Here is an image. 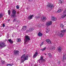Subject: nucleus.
<instances>
[{
  "instance_id": "obj_1",
  "label": "nucleus",
  "mask_w": 66,
  "mask_h": 66,
  "mask_svg": "<svg viewBox=\"0 0 66 66\" xmlns=\"http://www.w3.org/2000/svg\"><path fill=\"white\" fill-rule=\"evenodd\" d=\"M28 58V55H23L21 57V61L22 63L24 62L25 60H27Z\"/></svg>"
},
{
  "instance_id": "obj_2",
  "label": "nucleus",
  "mask_w": 66,
  "mask_h": 66,
  "mask_svg": "<svg viewBox=\"0 0 66 66\" xmlns=\"http://www.w3.org/2000/svg\"><path fill=\"white\" fill-rule=\"evenodd\" d=\"M30 40V38L29 36L26 35L25 36V40H24V44H27L28 43L29 40Z\"/></svg>"
},
{
  "instance_id": "obj_3",
  "label": "nucleus",
  "mask_w": 66,
  "mask_h": 66,
  "mask_svg": "<svg viewBox=\"0 0 66 66\" xmlns=\"http://www.w3.org/2000/svg\"><path fill=\"white\" fill-rule=\"evenodd\" d=\"M12 14L11 15L12 17H16V11L15 10H13L12 11Z\"/></svg>"
},
{
  "instance_id": "obj_4",
  "label": "nucleus",
  "mask_w": 66,
  "mask_h": 66,
  "mask_svg": "<svg viewBox=\"0 0 66 66\" xmlns=\"http://www.w3.org/2000/svg\"><path fill=\"white\" fill-rule=\"evenodd\" d=\"M43 61H45L44 59H43V56H41L40 59V60L38 61V63H42Z\"/></svg>"
},
{
  "instance_id": "obj_5",
  "label": "nucleus",
  "mask_w": 66,
  "mask_h": 66,
  "mask_svg": "<svg viewBox=\"0 0 66 66\" xmlns=\"http://www.w3.org/2000/svg\"><path fill=\"white\" fill-rule=\"evenodd\" d=\"M52 22L51 21L47 22L45 24L46 26L48 27L49 26H51L52 24Z\"/></svg>"
},
{
  "instance_id": "obj_6",
  "label": "nucleus",
  "mask_w": 66,
  "mask_h": 66,
  "mask_svg": "<svg viewBox=\"0 0 66 66\" xmlns=\"http://www.w3.org/2000/svg\"><path fill=\"white\" fill-rule=\"evenodd\" d=\"M5 46H6V45L4 43H2L0 44V48H2V47H5Z\"/></svg>"
},
{
  "instance_id": "obj_7",
  "label": "nucleus",
  "mask_w": 66,
  "mask_h": 66,
  "mask_svg": "<svg viewBox=\"0 0 66 66\" xmlns=\"http://www.w3.org/2000/svg\"><path fill=\"white\" fill-rule=\"evenodd\" d=\"M47 6H48L49 7L53 8V7H54V5L51 4H49L47 5Z\"/></svg>"
},
{
  "instance_id": "obj_8",
  "label": "nucleus",
  "mask_w": 66,
  "mask_h": 66,
  "mask_svg": "<svg viewBox=\"0 0 66 66\" xmlns=\"http://www.w3.org/2000/svg\"><path fill=\"white\" fill-rule=\"evenodd\" d=\"M38 53L37 52H36L34 55L33 57H34V58H35V57H36V56L38 55Z\"/></svg>"
},
{
  "instance_id": "obj_9",
  "label": "nucleus",
  "mask_w": 66,
  "mask_h": 66,
  "mask_svg": "<svg viewBox=\"0 0 66 66\" xmlns=\"http://www.w3.org/2000/svg\"><path fill=\"white\" fill-rule=\"evenodd\" d=\"M46 41L49 44H52L50 40L49 39H47L46 40Z\"/></svg>"
},
{
  "instance_id": "obj_10",
  "label": "nucleus",
  "mask_w": 66,
  "mask_h": 66,
  "mask_svg": "<svg viewBox=\"0 0 66 66\" xmlns=\"http://www.w3.org/2000/svg\"><path fill=\"white\" fill-rule=\"evenodd\" d=\"M51 19L53 21H56L57 20L56 18H55L54 16H52Z\"/></svg>"
},
{
  "instance_id": "obj_11",
  "label": "nucleus",
  "mask_w": 66,
  "mask_h": 66,
  "mask_svg": "<svg viewBox=\"0 0 66 66\" xmlns=\"http://www.w3.org/2000/svg\"><path fill=\"white\" fill-rule=\"evenodd\" d=\"M46 32L48 33L50 32V29L48 27H47L46 28Z\"/></svg>"
},
{
  "instance_id": "obj_12",
  "label": "nucleus",
  "mask_w": 66,
  "mask_h": 66,
  "mask_svg": "<svg viewBox=\"0 0 66 66\" xmlns=\"http://www.w3.org/2000/svg\"><path fill=\"white\" fill-rule=\"evenodd\" d=\"M58 50L59 52H61L62 50V47H59L58 48Z\"/></svg>"
},
{
  "instance_id": "obj_13",
  "label": "nucleus",
  "mask_w": 66,
  "mask_h": 66,
  "mask_svg": "<svg viewBox=\"0 0 66 66\" xmlns=\"http://www.w3.org/2000/svg\"><path fill=\"white\" fill-rule=\"evenodd\" d=\"M64 36V34L62 33H60L58 35V36L61 37H62Z\"/></svg>"
},
{
  "instance_id": "obj_14",
  "label": "nucleus",
  "mask_w": 66,
  "mask_h": 66,
  "mask_svg": "<svg viewBox=\"0 0 66 66\" xmlns=\"http://www.w3.org/2000/svg\"><path fill=\"white\" fill-rule=\"evenodd\" d=\"M33 17V15H31L28 17V19H32Z\"/></svg>"
},
{
  "instance_id": "obj_15",
  "label": "nucleus",
  "mask_w": 66,
  "mask_h": 66,
  "mask_svg": "<svg viewBox=\"0 0 66 66\" xmlns=\"http://www.w3.org/2000/svg\"><path fill=\"white\" fill-rule=\"evenodd\" d=\"M59 2L61 4H63L64 3V2L63 0H59Z\"/></svg>"
},
{
  "instance_id": "obj_16",
  "label": "nucleus",
  "mask_w": 66,
  "mask_h": 66,
  "mask_svg": "<svg viewBox=\"0 0 66 66\" xmlns=\"http://www.w3.org/2000/svg\"><path fill=\"white\" fill-rule=\"evenodd\" d=\"M14 54L15 55H16V54H18V53H19V51L16 50V51H14Z\"/></svg>"
},
{
  "instance_id": "obj_17",
  "label": "nucleus",
  "mask_w": 66,
  "mask_h": 66,
  "mask_svg": "<svg viewBox=\"0 0 66 66\" xmlns=\"http://www.w3.org/2000/svg\"><path fill=\"white\" fill-rule=\"evenodd\" d=\"M33 30V28H31L29 30H28L27 31V33H28V32H31V31H32Z\"/></svg>"
},
{
  "instance_id": "obj_18",
  "label": "nucleus",
  "mask_w": 66,
  "mask_h": 66,
  "mask_svg": "<svg viewBox=\"0 0 66 66\" xmlns=\"http://www.w3.org/2000/svg\"><path fill=\"white\" fill-rule=\"evenodd\" d=\"M38 36H40L41 37L43 36V34H42L40 32H39L38 33Z\"/></svg>"
},
{
  "instance_id": "obj_19",
  "label": "nucleus",
  "mask_w": 66,
  "mask_h": 66,
  "mask_svg": "<svg viewBox=\"0 0 66 66\" xmlns=\"http://www.w3.org/2000/svg\"><path fill=\"white\" fill-rule=\"evenodd\" d=\"M66 16V14H63V15H62L61 16V17L62 18H65V17Z\"/></svg>"
},
{
  "instance_id": "obj_20",
  "label": "nucleus",
  "mask_w": 66,
  "mask_h": 66,
  "mask_svg": "<svg viewBox=\"0 0 66 66\" xmlns=\"http://www.w3.org/2000/svg\"><path fill=\"white\" fill-rule=\"evenodd\" d=\"M63 59L64 60H65V59H66V55L65 54H64L63 55Z\"/></svg>"
},
{
  "instance_id": "obj_21",
  "label": "nucleus",
  "mask_w": 66,
  "mask_h": 66,
  "mask_svg": "<svg viewBox=\"0 0 66 66\" xmlns=\"http://www.w3.org/2000/svg\"><path fill=\"white\" fill-rule=\"evenodd\" d=\"M41 20H43V21H44V20H46V18L45 17H43V19H42Z\"/></svg>"
},
{
  "instance_id": "obj_22",
  "label": "nucleus",
  "mask_w": 66,
  "mask_h": 66,
  "mask_svg": "<svg viewBox=\"0 0 66 66\" xmlns=\"http://www.w3.org/2000/svg\"><path fill=\"white\" fill-rule=\"evenodd\" d=\"M42 25L41 24H38V27L39 28H40L41 27H42Z\"/></svg>"
},
{
  "instance_id": "obj_23",
  "label": "nucleus",
  "mask_w": 66,
  "mask_h": 66,
  "mask_svg": "<svg viewBox=\"0 0 66 66\" xmlns=\"http://www.w3.org/2000/svg\"><path fill=\"white\" fill-rule=\"evenodd\" d=\"M46 47H45L43 49H41V50H42V51H44V50H46Z\"/></svg>"
},
{
  "instance_id": "obj_24",
  "label": "nucleus",
  "mask_w": 66,
  "mask_h": 66,
  "mask_svg": "<svg viewBox=\"0 0 66 66\" xmlns=\"http://www.w3.org/2000/svg\"><path fill=\"white\" fill-rule=\"evenodd\" d=\"M8 41L11 43V44H12L13 43V42H12V40H11V39H9V40Z\"/></svg>"
},
{
  "instance_id": "obj_25",
  "label": "nucleus",
  "mask_w": 66,
  "mask_h": 66,
  "mask_svg": "<svg viewBox=\"0 0 66 66\" xmlns=\"http://www.w3.org/2000/svg\"><path fill=\"white\" fill-rule=\"evenodd\" d=\"M55 48L54 47H51V50H55Z\"/></svg>"
},
{
  "instance_id": "obj_26",
  "label": "nucleus",
  "mask_w": 66,
  "mask_h": 66,
  "mask_svg": "<svg viewBox=\"0 0 66 66\" xmlns=\"http://www.w3.org/2000/svg\"><path fill=\"white\" fill-rule=\"evenodd\" d=\"M63 10L62 9H60L58 10V11H57V13H60V12H61Z\"/></svg>"
},
{
  "instance_id": "obj_27",
  "label": "nucleus",
  "mask_w": 66,
  "mask_h": 66,
  "mask_svg": "<svg viewBox=\"0 0 66 66\" xmlns=\"http://www.w3.org/2000/svg\"><path fill=\"white\" fill-rule=\"evenodd\" d=\"M26 28H27V26H23L22 28V29H23V30H26Z\"/></svg>"
},
{
  "instance_id": "obj_28",
  "label": "nucleus",
  "mask_w": 66,
  "mask_h": 66,
  "mask_svg": "<svg viewBox=\"0 0 66 66\" xmlns=\"http://www.w3.org/2000/svg\"><path fill=\"white\" fill-rule=\"evenodd\" d=\"M60 27L61 28H63L64 27V25H63V24H60Z\"/></svg>"
},
{
  "instance_id": "obj_29",
  "label": "nucleus",
  "mask_w": 66,
  "mask_h": 66,
  "mask_svg": "<svg viewBox=\"0 0 66 66\" xmlns=\"http://www.w3.org/2000/svg\"><path fill=\"white\" fill-rule=\"evenodd\" d=\"M65 31H66V30H61V32L62 33H64V32H65Z\"/></svg>"
},
{
  "instance_id": "obj_30",
  "label": "nucleus",
  "mask_w": 66,
  "mask_h": 66,
  "mask_svg": "<svg viewBox=\"0 0 66 66\" xmlns=\"http://www.w3.org/2000/svg\"><path fill=\"white\" fill-rule=\"evenodd\" d=\"M8 14L9 15H10V14H11V10H9L8 11Z\"/></svg>"
},
{
  "instance_id": "obj_31",
  "label": "nucleus",
  "mask_w": 66,
  "mask_h": 66,
  "mask_svg": "<svg viewBox=\"0 0 66 66\" xmlns=\"http://www.w3.org/2000/svg\"><path fill=\"white\" fill-rule=\"evenodd\" d=\"M48 55L50 57H52V56L51 55V53H49L48 54Z\"/></svg>"
},
{
  "instance_id": "obj_32",
  "label": "nucleus",
  "mask_w": 66,
  "mask_h": 66,
  "mask_svg": "<svg viewBox=\"0 0 66 66\" xmlns=\"http://www.w3.org/2000/svg\"><path fill=\"white\" fill-rule=\"evenodd\" d=\"M16 7L17 9H19V5H17L16 6Z\"/></svg>"
},
{
  "instance_id": "obj_33",
  "label": "nucleus",
  "mask_w": 66,
  "mask_h": 66,
  "mask_svg": "<svg viewBox=\"0 0 66 66\" xmlns=\"http://www.w3.org/2000/svg\"><path fill=\"white\" fill-rule=\"evenodd\" d=\"M13 65V64H9L7 65V66H12Z\"/></svg>"
},
{
  "instance_id": "obj_34",
  "label": "nucleus",
  "mask_w": 66,
  "mask_h": 66,
  "mask_svg": "<svg viewBox=\"0 0 66 66\" xmlns=\"http://www.w3.org/2000/svg\"><path fill=\"white\" fill-rule=\"evenodd\" d=\"M2 13H1L0 14V18H2Z\"/></svg>"
},
{
  "instance_id": "obj_35",
  "label": "nucleus",
  "mask_w": 66,
  "mask_h": 66,
  "mask_svg": "<svg viewBox=\"0 0 66 66\" xmlns=\"http://www.w3.org/2000/svg\"><path fill=\"white\" fill-rule=\"evenodd\" d=\"M17 41H18V42H20V39H17Z\"/></svg>"
},
{
  "instance_id": "obj_36",
  "label": "nucleus",
  "mask_w": 66,
  "mask_h": 66,
  "mask_svg": "<svg viewBox=\"0 0 66 66\" xmlns=\"http://www.w3.org/2000/svg\"><path fill=\"white\" fill-rule=\"evenodd\" d=\"M5 62V61H2L1 62L3 64H4V63Z\"/></svg>"
},
{
  "instance_id": "obj_37",
  "label": "nucleus",
  "mask_w": 66,
  "mask_h": 66,
  "mask_svg": "<svg viewBox=\"0 0 66 66\" xmlns=\"http://www.w3.org/2000/svg\"><path fill=\"white\" fill-rule=\"evenodd\" d=\"M35 18H39V17L37 16H36Z\"/></svg>"
},
{
  "instance_id": "obj_38",
  "label": "nucleus",
  "mask_w": 66,
  "mask_h": 66,
  "mask_svg": "<svg viewBox=\"0 0 66 66\" xmlns=\"http://www.w3.org/2000/svg\"><path fill=\"white\" fill-rule=\"evenodd\" d=\"M3 27H5V25L4 24H3Z\"/></svg>"
},
{
  "instance_id": "obj_39",
  "label": "nucleus",
  "mask_w": 66,
  "mask_h": 66,
  "mask_svg": "<svg viewBox=\"0 0 66 66\" xmlns=\"http://www.w3.org/2000/svg\"><path fill=\"white\" fill-rule=\"evenodd\" d=\"M64 13H66V9L64 11Z\"/></svg>"
},
{
  "instance_id": "obj_40",
  "label": "nucleus",
  "mask_w": 66,
  "mask_h": 66,
  "mask_svg": "<svg viewBox=\"0 0 66 66\" xmlns=\"http://www.w3.org/2000/svg\"><path fill=\"white\" fill-rule=\"evenodd\" d=\"M44 44V42H42V43H41V44H42V45H43V44Z\"/></svg>"
},
{
  "instance_id": "obj_41",
  "label": "nucleus",
  "mask_w": 66,
  "mask_h": 66,
  "mask_svg": "<svg viewBox=\"0 0 66 66\" xmlns=\"http://www.w3.org/2000/svg\"><path fill=\"white\" fill-rule=\"evenodd\" d=\"M15 19H14V20H13V22H15Z\"/></svg>"
},
{
  "instance_id": "obj_42",
  "label": "nucleus",
  "mask_w": 66,
  "mask_h": 66,
  "mask_svg": "<svg viewBox=\"0 0 66 66\" xmlns=\"http://www.w3.org/2000/svg\"><path fill=\"white\" fill-rule=\"evenodd\" d=\"M42 45H43L42 44H41L40 45V47H42Z\"/></svg>"
},
{
  "instance_id": "obj_43",
  "label": "nucleus",
  "mask_w": 66,
  "mask_h": 66,
  "mask_svg": "<svg viewBox=\"0 0 66 66\" xmlns=\"http://www.w3.org/2000/svg\"><path fill=\"white\" fill-rule=\"evenodd\" d=\"M23 51H24V52H25V51H26V50H23Z\"/></svg>"
},
{
  "instance_id": "obj_44",
  "label": "nucleus",
  "mask_w": 66,
  "mask_h": 66,
  "mask_svg": "<svg viewBox=\"0 0 66 66\" xmlns=\"http://www.w3.org/2000/svg\"><path fill=\"white\" fill-rule=\"evenodd\" d=\"M26 9H27V10H28V7H26Z\"/></svg>"
},
{
  "instance_id": "obj_45",
  "label": "nucleus",
  "mask_w": 66,
  "mask_h": 66,
  "mask_svg": "<svg viewBox=\"0 0 66 66\" xmlns=\"http://www.w3.org/2000/svg\"><path fill=\"white\" fill-rule=\"evenodd\" d=\"M18 21H17V23H18Z\"/></svg>"
},
{
  "instance_id": "obj_46",
  "label": "nucleus",
  "mask_w": 66,
  "mask_h": 66,
  "mask_svg": "<svg viewBox=\"0 0 66 66\" xmlns=\"http://www.w3.org/2000/svg\"><path fill=\"white\" fill-rule=\"evenodd\" d=\"M45 54V55H46V54Z\"/></svg>"
},
{
  "instance_id": "obj_47",
  "label": "nucleus",
  "mask_w": 66,
  "mask_h": 66,
  "mask_svg": "<svg viewBox=\"0 0 66 66\" xmlns=\"http://www.w3.org/2000/svg\"><path fill=\"white\" fill-rule=\"evenodd\" d=\"M35 66H37V65H35Z\"/></svg>"
},
{
  "instance_id": "obj_48",
  "label": "nucleus",
  "mask_w": 66,
  "mask_h": 66,
  "mask_svg": "<svg viewBox=\"0 0 66 66\" xmlns=\"http://www.w3.org/2000/svg\"><path fill=\"white\" fill-rule=\"evenodd\" d=\"M8 21H9V20Z\"/></svg>"
}]
</instances>
